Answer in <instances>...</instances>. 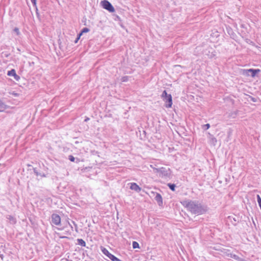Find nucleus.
Returning <instances> with one entry per match:
<instances>
[{
    "mask_svg": "<svg viewBox=\"0 0 261 261\" xmlns=\"http://www.w3.org/2000/svg\"><path fill=\"white\" fill-rule=\"evenodd\" d=\"M60 238H61V239H64V238L69 239L68 237H66V236L60 237Z\"/></svg>",
    "mask_w": 261,
    "mask_h": 261,
    "instance_id": "obj_37",
    "label": "nucleus"
},
{
    "mask_svg": "<svg viewBox=\"0 0 261 261\" xmlns=\"http://www.w3.org/2000/svg\"><path fill=\"white\" fill-rule=\"evenodd\" d=\"M122 82H126L128 80V77L127 76H125L122 77Z\"/></svg>",
    "mask_w": 261,
    "mask_h": 261,
    "instance_id": "obj_32",
    "label": "nucleus"
},
{
    "mask_svg": "<svg viewBox=\"0 0 261 261\" xmlns=\"http://www.w3.org/2000/svg\"><path fill=\"white\" fill-rule=\"evenodd\" d=\"M68 224H69V225H70V227H71V229H72V230H73V227L71 226V224H70V223H69V222H68Z\"/></svg>",
    "mask_w": 261,
    "mask_h": 261,
    "instance_id": "obj_42",
    "label": "nucleus"
},
{
    "mask_svg": "<svg viewBox=\"0 0 261 261\" xmlns=\"http://www.w3.org/2000/svg\"><path fill=\"white\" fill-rule=\"evenodd\" d=\"M247 96L248 97L247 100L248 101H249L250 100V101H252L253 102H256L259 99V98L257 97H253V96H252L251 95H247Z\"/></svg>",
    "mask_w": 261,
    "mask_h": 261,
    "instance_id": "obj_17",
    "label": "nucleus"
},
{
    "mask_svg": "<svg viewBox=\"0 0 261 261\" xmlns=\"http://www.w3.org/2000/svg\"><path fill=\"white\" fill-rule=\"evenodd\" d=\"M68 160L72 162H75L76 163H78L80 161L79 159L74 158L72 155H69L68 156Z\"/></svg>",
    "mask_w": 261,
    "mask_h": 261,
    "instance_id": "obj_16",
    "label": "nucleus"
},
{
    "mask_svg": "<svg viewBox=\"0 0 261 261\" xmlns=\"http://www.w3.org/2000/svg\"><path fill=\"white\" fill-rule=\"evenodd\" d=\"M146 132H145V130H143V135H144V138H143L142 137H141V139H142H142H145V136H146Z\"/></svg>",
    "mask_w": 261,
    "mask_h": 261,
    "instance_id": "obj_34",
    "label": "nucleus"
},
{
    "mask_svg": "<svg viewBox=\"0 0 261 261\" xmlns=\"http://www.w3.org/2000/svg\"><path fill=\"white\" fill-rule=\"evenodd\" d=\"M162 97L165 102L164 106L167 108H171L173 103L171 95L168 94L166 90H164L162 94Z\"/></svg>",
    "mask_w": 261,
    "mask_h": 261,
    "instance_id": "obj_2",
    "label": "nucleus"
},
{
    "mask_svg": "<svg viewBox=\"0 0 261 261\" xmlns=\"http://www.w3.org/2000/svg\"><path fill=\"white\" fill-rule=\"evenodd\" d=\"M89 120V118H88V117H86V119H85V122H87V121H88Z\"/></svg>",
    "mask_w": 261,
    "mask_h": 261,
    "instance_id": "obj_41",
    "label": "nucleus"
},
{
    "mask_svg": "<svg viewBox=\"0 0 261 261\" xmlns=\"http://www.w3.org/2000/svg\"><path fill=\"white\" fill-rule=\"evenodd\" d=\"M246 41L247 43H248L250 44H251L252 45H254V43L252 41L250 40V39H247Z\"/></svg>",
    "mask_w": 261,
    "mask_h": 261,
    "instance_id": "obj_28",
    "label": "nucleus"
},
{
    "mask_svg": "<svg viewBox=\"0 0 261 261\" xmlns=\"http://www.w3.org/2000/svg\"><path fill=\"white\" fill-rule=\"evenodd\" d=\"M168 188L173 192L175 191L176 185L174 184L168 183L167 184Z\"/></svg>",
    "mask_w": 261,
    "mask_h": 261,
    "instance_id": "obj_22",
    "label": "nucleus"
},
{
    "mask_svg": "<svg viewBox=\"0 0 261 261\" xmlns=\"http://www.w3.org/2000/svg\"><path fill=\"white\" fill-rule=\"evenodd\" d=\"M35 8H36V15H37V17H38V18H39V17H40V14H39V12H38V8H37V7L36 6V7H35Z\"/></svg>",
    "mask_w": 261,
    "mask_h": 261,
    "instance_id": "obj_30",
    "label": "nucleus"
},
{
    "mask_svg": "<svg viewBox=\"0 0 261 261\" xmlns=\"http://www.w3.org/2000/svg\"><path fill=\"white\" fill-rule=\"evenodd\" d=\"M261 70L259 69L250 68L244 70V73L247 75H251V77H254L257 76V74L260 72Z\"/></svg>",
    "mask_w": 261,
    "mask_h": 261,
    "instance_id": "obj_7",
    "label": "nucleus"
},
{
    "mask_svg": "<svg viewBox=\"0 0 261 261\" xmlns=\"http://www.w3.org/2000/svg\"><path fill=\"white\" fill-rule=\"evenodd\" d=\"M100 249L103 254L109 257L112 261H121L120 259L118 258L113 254H111L106 248L101 246Z\"/></svg>",
    "mask_w": 261,
    "mask_h": 261,
    "instance_id": "obj_5",
    "label": "nucleus"
},
{
    "mask_svg": "<svg viewBox=\"0 0 261 261\" xmlns=\"http://www.w3.org/2000/svg\"><path fill=\"white\" fill-rule=\"evenodd\" d=\"M4 257V256L3 254H0V257L2 259H3Z\"/></svg>",
    "mask_w": 261,
    "mask_h": 261,
    "instance_id": "obj_40",
    "label": "nucleus"
},
{
    "mask_svg": "<svg viewBox=\"0 0 261 261\" xmlns=\"http://www.w3.org/2000/svg\"><path fill=\"white\" fill-rule=\"evenodd\" d=\"M156 172L159 173V176L162 178H170L171 175V171L169 168L161 167L160 168H156Z\"/></svg>",
    "mask_w": 261,
    "mask_h": 261,
    "instance_id": "obj_3",
    "label": "nucleus"
},
{
    "mask_svg": "<svg viewBox=\"0 0 261 261\" xmlns=\"http://www.w3.org/2000/svg\"><path fill=\"white\" fill-rule=\"evenodd\" d=\"M227 219L234 226H236L237 223L239 222V218L237 216L233 217L232 216H229L227 217Z\"/></svg>",
    "mask_w": 261,
    "mask_h": 261,
    "instance_id": "obj_10",
    "label": "nucleus"
},
{
    "mask_svg": "<svg viewBox=\"0 0 261 261\" xmlns=\"http://www.w3.org/2000/svg\"><path fill=\"white\" fill-rule=\"evenodd\" d=\"M51 224L57 226H61V217L57 214H53L51 216Z\"/></svg>",
    "mask_w": 261,
    "mask_h": 261,
    "instance_id": "obj_6",
    "label": "nucleus"
},
{
    "mask_svg": "<svg viewBox=\"0 0 261 261\" xmlns=\"http://www.w3.org/2000/svg\"><path fill=\"white\" fill-rule=\"evenodd\" d=\"M238 112H239V111L236 110V111H234L229 113L228 114V117L232 118H236L238 114Z\"/></svg>",
    "mask_w": 261,
    "mask_h": 261,
    "instance_id": "obj_19",
    "label": "nucleus"
},
{
    "mask_svg": "<svg viewBox=\"0 0 261 261\" xmlns=\"http://www.w3.org/2000/svg\"><path fill=\"white\" fill-rule=\"evenodd\" d=\"M83 34L88 33L90 31V29L88 28H84L81 31Z\"/></svg>",
    "mask_w": 261,
    "mask_h": 261,
    "instance_id": "obj_26",
    "label": "nucleus"
},
{
    "mask_svg": "<svg viewBox=\"0 0 261 261\" xmlns=\"http://www.w3.org/2000/svg\"><path fill=\"white\" fill-rule=\"evenodd\" d=\"M33 170L34 173L37 176H40L41 177H46V175L44 172H40L37 168L33 167Z\"/></svg>",
    "mask_w": 261,
    "mask_h": 261,
    "instance_id": "obj_12",
    "label": "nucleus"
},
{
    "mask_svg": "<svg viewBox=\"0 0 261 261\" xmlns=\"http://www.w3.org/2000/svg\"><path fill=\"white\" fill-rule=\"evenodd\" d=\"M7 75L10 76H13L14 79L17 81H18L20 80V76L16 74V71L14 69H12L11 70L8 71Z\"/></svg>",
    "mask_w": 261,
    "mask_h": 261,
    "instance_id": "obj_9",
    "label": "nucleus"
},
{
    "mask_svg": "<svg viewBox=\"0 0 261 261\" xmlns=\"http://www.w3.org/2000/svg\"><path fill=\"white\" fill-rule=\"evenodd\" d=\"M9 107L5 104L2 100L0 98V112H4L6 109H8Z\"/></svg>",
    "mask_w": 261,
    "mask_h": 261,
    "instance_id": "obj_15",
    "label": "nucleus"
},
{
    "mask_svg": "<svg viewBox=\"0 0 261 261\" xmlns=\"http://www.w3.org/2000/svg\"><path fill=\"white\" fill-rule=\"evenodd\" d=\"M31 1L33 4V6L34 7H36L37 0H31Z\"/></svg>",
    "mask_w": 261,
    "mask_h": 261,
    "instance_id": "obj_29",
    "label": "nucleus"
},
{
    "mask_svg": "<svg viewBox=\"0 0 261 261\" xmlns=\"http://www.w3.org/2000/svg\"><path fill=\"white\" fill-rule=\"evenodd\" d=\"M130 189L132 190H134L137 192H139L141 190V188L136 183L132 182L130 183Z\"/></svg>",
    "mask_w": 261,
    "mask_h": 261,
    "instance_id": "obj_11",
    "label": "nucleus"
},
{
    "mask_svg": "<svg viewBox=\"0 0 261 261\" xmlns=\"http://www.w3.org/2000/svg\"><path fill=\"white\" fill-rule=\"evenodd\" d=\"M117 19L120 20V17L118 16H116V19H115V20H117Z\"/></svg>",
    "mask_w": 261,
    "mask_h": 261,
    "instance_id": "obj_39",
    "label": "nucleus"
},
{
    "mask_svg": "<svg viewBox=\"0 0 261 261\" xmlns=\"http://www.w3.org/2000/svg\"><path fill=\"white\" fill-rule=\"evenodd\" d=\"M227 30L228 33L230 35L231 37L233 39L234 36H236V34L232 31L231 28L230 27L229 28H227Z\"/></svg>",
    "mask_w": 261,
    "mask_h": 261,
    "instance_id": "obj_20",
    "label": "nucleus"
},
{
    "mask_svg": "<svg viewBox=\"0 0 261 261\" xmlns=\"http://www.w3.org/2000/svg\"><path fill=\"white\" fill-rule=\"evenodd\" d=\"M256 198H257V201L258 204L261 210V197L259 195H257Z\"/></svg>",
    "mask_w": 261,
    "mask_h": 261,
    "instance_id": "obj_24",
    "label": "nucleus"
},
{
    "mask_svg": "<svg viewBox=\"0 0 261 261\" xmlns=\"http://www.w3.org/2000/svg\"><path fill=\"white\" fill-rule=\"evenodd\" d=\"M232 134V131L231 130H229L228 132H227V137L228 138H229Z\"/></svg>",
    "mask_w": 261,
    "mask_h": 261,
    "instance_id": "obj_33",
    "label": "nucleus"
},
{
    "mask_svg": "<svg viewBox=\"0 0 261 261\" xmlns=\"http://www.w3.org/2000/svg\"><path fill=\"white\" fill-rule=\"evenodd\" d=\"M13 94L15 96H17L18 95L17 93H13Z\"/></svg>",
    "mask_w": 261,
    "mask_h": 261,
    "instance_id": "obj_43",
    "label": "nucleus"
},
{
    "mask_svg": "<svg viewBox=\"0 0 261 261\" xmlns=\"http://www.w3.org/2000/svg\"><path fill=\"white\" fill-rule=\"evenodd\" d=\"M80 39H78L77 38H76L75 40H74V43H77L78 41Z\"/></svg>",
    "mask_w": 261,
    "mask_h": 261,
    "instance_id": "obj_36",
    "label": "nucleus"
},
{
    "mask_svg": "<svg viewBox=\"0 0 261 261\" xmlns=\"http://www.w3.org/2000/svg\"><path fill=\"white\" fill-rule=\"evenodd\" d=\"M152 194L155 195L154 200L156 201L158 205L160 206H163V198L162 195L160 193L153 192H152Z\"/></svg>",
    "mask_w": 261,
    "mask_h": 261,
    "instance_id": "obj_8",
    "label": "nucleus"
},
{
    "mask_svg": "<svg viewBox=\"0 0 261 261\" xmlns=\"http://www.w3.org/2000/svg\"><path fill=\"white\" fill-rule=\"evenodd\" d=\"M210 127V124L209 123H207L205 124H203L202 125V128L204 130H207Z\"/></svg>",
    "mask_w": 261,
    "mask_h": 261,
    "instance_id": "obj_25",
    "label": "nucleus"
},
{
    "mask_svg": "<svg viewBox=\"0 0 261 261\" xmlns=\"http://www.w3.org/2000/svg\"><path fill=\"white\" fill-rule=\"evenodd\" d=\"M83 33L80 31V33L77 34L76 38L78 39H80L82 35H83Z\"/></svg>",
    "mask_w": 261,
    "mask_h": 261,
    "instance_id": "obj_31",
    "label": "nucleus"
},
{
    "mask_svg": "<svg viewBox=\"0 0 261 261\" xmlns=\"http://www.w3.org/2000/svg\"><path fill=\"white\" fill-rule=\"evenodd\" d=\"M191 213L197 215L205 214L208 210L207 206L197 200H186L181 202Z\"/></svg>",
    "mask_w": 261,
    "mask_h": 261,
    "instance_id": "obj_1",
    "label": "nucleus"
},
{
    "mask_svg": "<svg viewBox=\"0 0 261 261\" xmlns=\"http://www.w3.org/2000/svg\"><path fill=\"white\" fill-rule=\"evenodd\" d=\"M64 227H62V228H58V229H60V230H62L63 229Z\"/></svg>",
    "mask_w": 261,
    "mask_h": 261,
    "instance_id": "obj_45",
    "label": "nucleus"
},
{
    "mask_svg": "<svg viewBox=\"0 0 261 261\" xmlns=\"http://www.w3.org/2000/svg\"><path fill=\"white\" fill-rule=\"evenodd\" d=\"M231 257L237 261H247L245 259L241 258V257H239L238 255H236V254H233V255H232Z\"/></svg>",
    "mask_w": 261,
    "mask_h": 261,
    "instance_id": "obj_21",
    "label": "nucleus"
},
{
    "mask_svg": "<svg viewBox=\"0 0 261 261\" xmlns=\"http://www.w3.org/2000/svg\"><path fill=\"white\" fill-rule=\"evenodd\" d=\"M132 246H133V249L140 248L139 244L136 241L133 242Z\"/></svg>",
    "mask_w": 261,
    "mask_h": 261,
    "instance_id": "obj_23",
    "label": "nucleus"
},
{
    "mask_svg": "<svg viewBox=\"0 0 261 261\" xmlns=\"http://www.w3.org/2000/svg\"><path fill=\"white\" fill-rule=\"evenodd\" d=\"M208 138L210 140V143L213 146H215L217 142V139L210 133H208Z\"/></svg>",
    "mask_w": 261,
    "mask_h": 261,
    "instance_id": "obj_13",
    "label": "nucleus"
},
{
    "mask_svg": "<svg viewBox=\"0 0 261 261\" xmlns=\"http://www.w3.org/2000/svg\"><path fill=\"white\" fill-rule=\"evenodd\" d=\"M10 55V54H5V57L7 58Z\"/></svg>",
    "mask_w": 261,
    "mask_h": 261,
    "instance_id": "obj_38",
    "label": "nucleus"
},
{
    "mask_svg": "<svg viewBox=\"0 0 261 261\" xmlns=\"http://www.w3.org/2000/svg\"><path fill=\"white\" fill-rule=\"evenodd\" d=\"M66 234H70V233H69L68 232H66Z\"/></svg>",
    "mask_w": 261,
    "mask_h": 261,
    "instance_id": "obj_46",
    "label": "nucleus"
},
{
    "mask_svg": "<svg viewBox=\"0 0 261 261\" xmlns=\"http://www.w3.org/2000/svg\"><path fill=\"white\" fill-rule=\"evenodd\" d=\"M102 7L108 11L109 12H114L115 9L112 4L108 0H103L100 3Z\"/></svg>",
    "mask_w": 261,
    "mask_h": 261,
    "instance_id": "obj_4",
    "label": "nucleus"
},
{
    "mask_svg": "<svg viewBox=\"0 0 261 261\" xmlns=\"http://www.w3.org/2000/svg\"><path fill=\"white\" fill-rule=\"evenodd\" d=\"M86 253H87V251H85L83 253V254H86Z\"/></svg>",
    "mask_w": 261,
    "mask_h": 261,
    "instance_id": "obj_44",
    "label": "nucleus"
},
{
    "mask_svg": "<svg viewBox=\"0 0 261 261\" xmlns=\"http://www.w3.org/2000/svg\"><path fill=\"white\" fill-rule=\"evenodd\" d=\"M6 218L9 220V222L11 224L14 225L17 222L16 218L12 215H7Z\"/></svg>",
    "mask_w": 261,
    "mask_h": 261,
    "instance_id": "obj_14",
    "label": "nucleus"
},
{
    "mask_svg": "<svg viewBox=\"0 0 261 261\" xmlns=\"http://www.w3.org/2000/svg\"><path fill=\"white\" fill-rule=\"evenodd\" d=\"M72 223L74 224V225L75 226V230L76 231H77V224L73 221H72Z\"/></svg>",
    "mask_w": 261,
    "mask_h": 261,
    "instance_id": "obj_35",
    "label": "nucleus"
},
{
    "mask_svg": "<svg viewBox=\"0 0 261 261\" xmlns=\"http://www.w3.org/2000/svg\"><path fill=\"white\" fill-rule=\"evenodd\" d=\"M77 241V244L82 247H86V242L83 240L82 239H77L76 240Z\"/></svg>",
    "mask_w": 261,
    "mask_h": 261,
    "instance_id": "obj_18",
    "label": "nucleus"
},
{
    "mask_svg": "<svg viewBox=\"0 0 261 261\" xmlns=\"http://www.w3.org/2000/svg\"><path fill=\"white\" fill-rule=\"evenodd\" d=\"M13 31L16 33L17 35H19L20 34L19 30L18 28H15L13 30Z\"/></svg>",
    "mask_w": 261,
    "mask_h": 261,
    "instance_id": "obj_27",
    "label": "nucleus"
}]
</instances>
